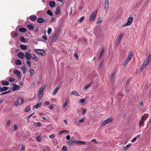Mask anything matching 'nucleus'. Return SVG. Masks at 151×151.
<instances>
[{
	"label": "nucleus",
	"instance_id": "c03bdc74",
	"mask_svg": "<svg viewBox=\"0 0 151 151\" xmlns=\"http://www.w3.org/2000/svg\"><path fill=\"white\" fill-rule=\"evenodd\" d=\"M149 63H150L149 62L147 61V60H146L145 61L143 64L146 65V66H147L148 65Z\"/></svg>",
	"mask_w": 151,
	"mask_h": 151
},
{
	"label": "nucleus",
	"instance_id": "5701e85b",
	"mask_svg": "<svg viewBox=\"0 0 151 151\" xmlns=\"http://www.w3.org/2000/svg\"><path fill=\"white\" fill-rule=\"evenodd\" d=\"M8 89V88L7 87H3L2 88L1 87L0 89V92H2L4 91H5Z\"/></svg>",
	"mask_w": 151,
	"mask_h": 151
},
{
	"label": "nucleus",
	"instance_id": "9d476101",
	"mask_svg": "<svg viewBox=\"0 0 151 151\" xmlns=\"http://www.w3.org/2000/svg\"><path fill=\"white\" fill-rule=\"evenodd\" d=\"M18 57L20 59H22L25 56V55L22 52H19L17 54Z\"/></svg>",
	"mask_w": 151,
	"mask_h": 151
},
{
	"label": "nucleus",
	"instance_id": "b1692460",
	"mask_svg": "<svg viewBox=\"0 0 151 151\" xmlns=\"http://www.w3.org/2000/svg\"><path fill=\"white\" fill-rule=\"evenodd\" d=\"M133 55V52L132 51H131L130 52H129L128 56L127 57L132 58Z\"/></svg>",
	"mask_w": 151,
	"mask_h": 151
},
{
	"label": "nucleus",
	"instance_id": "72a5a7b5",
	"mask_svg": "<svg viewBox=\"0 0 151 151\" xmlns=\"http://www.w3.org/2000/svg\"><path fill=\"white\" fill-rule=\"evenodd\" d=\"M102 21V18L101 17L99 18L97 20V23L99 24L101 23Z\"/></svg>",
	"mask_w": 151,
	"mask_h": 151
},
{
	"label": "nucleus",
	"instance_id": "aec40b11",
	"mask_svg": "<svg viewBox=\"0 0 151 151\" xmlns=\"http://www.w3.org/2000/svg\"><path fill=\"white\" fill-rule=\"evenodd\" d=\"M131 144H129L128 145L123 147L122 149L124 150H126L129 148V147L131 146Z\"/></svg>",
	"mask_w": 151,
	"mask_h": 151
},
{
	"label": "nucleus",
	"instance_id": "ddd939ff",
	"mask_svg": "<svg viewBox=\"0 0 151 151\" xmlns=\"http://www.w3.org/2000/svg\"><path fill=\"white\" fill-rule=\"evenodd\" d=\"M29 18L30 20L32 21H35L37 19V17L35 15H31Z\"/></svg>",
	"mask_w": 151,
	"mask_h": 151
},
{
	"label": "nucleus",
	"instance_id": "338daca9",
	"mask_svg": "<svg viewBox=\"0 0 151 151\" xmlns=\"http://www.w3.org/2000/svg\"><path fill=\"white\" fill-rule=\"evenodd\" d=\"M85 101V99H82L80 100V102L81 103H83Z\"/></svg>",
	"mask_w": 151,
	"mask_h": 151
},
{
	"label": "nucleus",
	"instance_id": "37998d69",
	"mask_svg": "<svg viewBox=\"0 0 151 151\" xmlns=\"http://www.w3.org/2000/svg\"><path fill=\"white\" fill-rule=\"evenodd\" d=\"M60 29H59L58 30V31L56 32V33L55 34L56 35H57L58 36L60 34Z\"/></svg>",
	"mask_w": 151,
	"mask_h": 151
},
{
	"label": "nucleus",
	"instance_id": "7ed1b4c3",
	"mask_svg": "<svg viewBox=\"0 0 151 151\" xmlns=\"http://www.w3.org/2000/svg\"><path fill=\"white\" fill-rule=\"evenodd\" d=\"M133 20V17H130L128 19L127 22L125 24L122 25L123 27L128 26L130 25L132 23Z\"/></svg>",
	"mask_w": 151,
	"mask_h": 151
},
{
	"label": "nucleus",
	"instance_id": "680f3d73",
	"mask_svg": "<svg viewBox=\"0 0 151 151\" xmlns=\"http://www.w3.org/2000/svg\"><path fill=\"white\" fill-rule=\"evenodd\" d=\"M144 123V122L140 120L139 122V124L140 125H142Z\"/></svg>",
	"mask_w": 151,
	"mask_h": 151
},
{
	"label": "nucleus",
	"instance_id": "0eeeda50",
	"mask_svg": "<svg viewBox=\"0 0 151 151\" xmlns=\"http://www.w3.org/2000/svg\"><path fill=\"white\" fill-rule=\"evenodd\" d=\"M25 58L28 60H31L32 58V54L27 52H26L25 54Z\"/></svg>",
	"mask_w": 151,
	"mask_h": 151
},
{
	"label": "nucleus",
	"instance_id": "a211bd4d",
	"mask_svg": "<svg viewBox=\"0 0 151 151\" xmlns=\"http://www.w3.org/2000/svg\"><path fill=\"white\" fill-rule=\"evenodd\" d=\"M60 13V8L59 6H58L56 8L55 11V13L56 15Z\"/></svg>",
	"mask_w": 151,
	"mask_h": 151
},
{
	"label": "nucleus",
	"instance_id": "9b49d317",
	"mask_svg": "<svg viewBox=\"0 0 151 151\" xmlns=\"http://www.w3.org/2000/svg\"><path fill=\"white\" fill-rule=\"evenodd\" d=\"M56 3L54 1H51L49 2V6L51 7H54L55 6Z\"/></svg>",
	"mask_w": 151,
	"mask_h": 151
},
{
	"label": "nucleus",
	"instance_id": "f03ea898",
	"mask_svg": "<svg viewBox=\"0 0 151 151\" xmlns=\"http://www.w3.org/2000/svg\"><path fill=\"white\" fill-rule=\"evenodd\" d=\"M97 11V10H95L93 12L89 19L90 22H92L94 21L96 17Z\"/></svg>",
	"mask_w": 151,
	"mask_h": 151
},
{
	"label": "nucleus",
	"instance_id": "39448f33",
	"mask_svg": "<svg viewBox=\"0 0 151 151\" xmlns=\"http://www.w3.org/2000/svg\"><path fill=\"white\" fill-rule=\"evenodd\" d=\"M35 51L37 53L42 56L45 55L46 54L44 50L37 49L35 50Z\"/></svg>",
	"mask_w": 151,
	"mask_h": 151
},
{
	"label": "nucleus",
	"instance_id": "7c9ffc66",
	"mask_svg": "<svg viewBox=\"0 0 151 151\" xmlns=\"http://www.w3.org/2000/svg\"><path fill=\"white\" fill-rule=\"evenodd\" d=\"M29 71L31 76H32L34 73V71L33 69L32 68H31L29 69Z\"/></svg>",
	"mask_w": 151,
	"mask_h": 151
},
{
	"label": "nucleus",
	"instance_id": "1a4fd4ad",
	"mask_svg": "<svg viewBox=\"0 0 151 151\" xmlns=\"http://www.w3.org/2000/svg\"><path fill=\"white\" fill-rule=\"evenodd\" d=\"M123 34L122 33H121L117 37V39H118L117 42V45L118 46L119 44L121 41L123 37Z\"/></svg>",
	"mask_w": 151,
	"mask_h": 151
},
{
	"label": "nucleus",
	"instance_id": "412c9836",
	"mask_svg": "<svg viewBox=\"0 0 151 151\" xmlns=\"http://www.w3.org/2000/svg\"><path fill=\"white\" fill-rule=\"evenodd\" d=\"M44 19L42 18H39L37 19V21L39 23H41L44 22Z\"/></svg>",
	"mask_w": 151,
	"mask_h": 151
},
{
	"label": "nucleus",
	"instance_id": "6e6d98bb",
	"mask_svg": "<svg viewBox=\"0 0 151 151\" xmlns=\"http://www.w3.org/2000/svg\"><path fill=\"white\" fill-rule=\"evenodd\" d=\"M103 55L100 54L99 55L98 57V60L100 59L103 56Z\"/></svg>",
	"mask_w": 151,
	"mask_h": 151
},
{
	"label": "nucleus",
	"instance_id": "c85d7f7f",
	"mask_svg": "<svg viewBox=\"0 0 151 151\" xmlns=\"http://www.w3.org/2000/svg\"><path fill=\"white\" fill-rule=\"evenodd\" d=\"M68 99L67 98V99H65V102L64 103V104L63 106V107L65 108L67 106L68 103Z\"/></svg>",
	"mask_w": 151,
	"mask_h": 151
},
{
	"label": "nucleus",
	"instance_id": "a878e982",
	"mask_svg": "<svg viewBox=\"0 0 151 151\" xmlns=\"http://www.w3.org/2000/svg\"><path fill=\"white\" fill-rule=\"evenodd\" d=\"M27 27L29 30L33 29H34V26L33 25L29 24L27 25Z\"/></svg>",
	"mask_w": 151,
	"mask_h": 151
},
{
	"label": "nucleus",
	"instance_id": "6ab92c4d",
	"mask_svg": "<svg viewBox=\"0 0 151 151\" xmlns=\"http://www.w3.org/2000/svg\"><path fill=\"white\" fill-rule=\"evenodd\" d=\"M27 29L24 27H21L19 29V31L21 32H24L27 31Z\"/></svg>",
	"mask_w": 151,
	"mask_h": 151
},
{
	"label": "nucleus",
	"instance_id": "4be33fe9",
	"mask_svg": "<svg viewBox=\"0 0 151 151\" xmlns=\"http://www.w3.org/2000/svg\"><path fill=\"white\" fill-rule=\"evenodd\" d=\"M1 84L3 86H7L9 85V83L7 81H3L1 82Z\"/></svg>",
	"mask_w": 151,
	"mask_h": 151
},
{
	"label": "nucleus",
	"instance_id": "4468645a",
	"mask_svg": "<svg viewBox=\"0 0 151 151\" xmlns=\"http://www.w3.org/2000/svg\"><path fill=\"white\" fill-rule=\"evenodd\" d=\"M42 103L41 102H39L36 105L34 106L33 107V108L35 109H37L42 106Z\"/></svg>",
	"mask_w": 151,
	"mask_h": 151
},
{
	"label": "nucleus",
	"instance_id": "8fccbe9b",
	"mask_svg": "<svg viewBox=\"0 0 151 151\" xmlns=\"http://www.w3.org/2000/svg\"><path fill=\"white\" fill-rule=\"evenodd\" d=\"M10 92H11V91L10 90H9V91H6L3 92L1 93V94H7V93H9Z\"/></svg>",
	"mask_w": 151,
	"mask_h": 151
},
{
	"label": "nucleus",
	"instance_id": "052dcab7",
	"mask_svg": "<svg viewBox=\"0 0 151 151\" xmlns=\"http://www.w3.org/2000/svg\"><path fill=\"white\" fill-rule=\"evenodd\" d=\"M18 35V33L16 32L14 34V36L15 37H17Z\"/></svg>",
	"mask_w": 151,
	"mask_h": 151
},
{
	"label": "nucleus",
	"instance_id": "a18cd8bd",
	"mask_svg": "<svg viewBox=\"0 0 151 151\" xmlns=\"http://www.w3.org/2000/svg\"><path fill=\"white\" fill-rule=\"evenodd\" d=\"M62 150L64 151H67V147L65 146H63L62 148Z\"/></svg>",
	"mask_w": 151,
	"mask_h": 151
},
{
	"label": "nucleus",
	"instance_id": "f3484780",
	"mask_svg": "<svg viewBox=\"0 0 151 151\" xmlns=\"http://www.w3.org/2000/svg\"><path fill=\"white\" fill-rule=\"evenodd\" d=\"M14 73L17 76H19L20 74V72L18 70H15L14 71Z\"/></svg>",
	"mask_w": 151,
	"mask_h": 151
},
{
	"label": "nucleus",
	"instance_id": "dca6fc26",
	"mask_svg": "<svg viewBox=\"0 0 151 151\" xmlns=\"http://www.w3.org/2000/svg\"><path fill=\"white\" fill-rule=\"evenodd\" d=\"M76 144H80L81 145H84L86 144V142L83 141H81L79 140H78L77 141H76Z\"/></svg>",
	"mask_w": 151,
	"mask_h": 151
},
{
	"label": "nucleus",
	"instance_id": "6e6552de",
	"mask_svg": "<svg viewBox=\"0 0 151 151\" xmlns=\"http://www.w3.org/2000/svg\"><path fill=\"white\" fill-rule=\"evenodd\" d=\"M61 87V84H59L54 89L52 93L53 95H55L56 94L58 91L60 89Z\"/></svg>",
	"mask_w": 151,
	"mask_h": 151
},
{
	"label": "nucleus",
	"instance_id": "f257e3e1",
	"mask_svg": "<svg viewBox=\"0 0 151 151\" xmlns=\"http://www.w3.org/2000/svg\"><path fill=\"white\" fill-rule=\"evenodd\" d=\"M45 88V87L44 86H43L41 87L40 89L38 95L39 100H41L42 98L43 94V91Z\"/></svg>",
	"mask_w": 151,
	"mask_h": 151
},
{
	"label": "nucleus",
	"instance_id": "a19ab883",
	"mask_svg": "<svg viewBox=\"0 0 151 151\" xmlns=\"http://www.w3.org/2000/svg\"><path fill=\"white\" fill-rule=\"evenodd\" d=\"M58 37V36L57 35H55L52 39V40L55 41L56 40Z\"/></svg>",
	"mask_w": 151,
	"mask_h": 151
},
{
	"label": "nucleus",
	"instance_id": "0e129e2a",
	"mask_svg": "<svg viewBox=\"0 0 151 151\" xmlns=\"http://www.w3.org/2000/svg\"><path fill=\"white\" fill-rule=\"evenodd\" d=\"M62 132H65L66 133H67L68 132V130H64L62 131Z\"/></svg>",
	"mask_w": 151,
	"mask_h": 151
},
{
	"label": "nucleus",
	"instance_id": "5fc2aeb1",
	"mask_svg": "<svg viewBox=\"0 0 151 151\" xmlns=\"http://www.w3.org/2000/svg\"><path fill=\"white\" fill-rule=\"evenodd\" d=\"M17 129V124H15L14 126V130L16 131Z\"/></svg>",
	"mask_w": 151,
	"mask_h": 151
},
{
	"label": "nucleus",
	"instance_id": "bb28decb",
	"mask_svg": "<svg viewBox=\"0 0 151 151\" xmlns=\"http://www.w3.org/2000/svg\"><path fill=\"white\" fill-rule=\"evenodd\" d=\"M15 63L17 65H20L21 64V62L19 59H17L16 60Z\"/></svg>",
	"mask_w": 151,
	"mask_h": 151
},
{
	"label": "nucleus",
	"instance_id": "c9c22d12",
	"mask_svg": "<svg viewBox=\"0 0 151 151\" xmlns=\"http://www.w3.org/2000/svg\"><path fill=\"white\" fill-rule=\"evenodd\" d=\"M20 40L22 42H24L25 41V40L24 37L23 36H21L20 38Z\"/></svg>",
	"mask_w": 151,
	"mask_h": 151
},
{
	"label": "nucleus",
	"instance_id": "09e8293b",
	"mask_svg": "<svg viewBox=\"0 0 151 151\" xmlns=\"http://www.w3.org/2000/svg\"><path fill=\"white\" fill-rule=\"evenodd\" d=\"M91 83L90 84H88L87 85L84 87V89L85 90H86L91 85Z\"/></svg>",
	"mask_w": 151,
	"mask_h": 151
},
{
	"label": "nucleus",
	"instance_id": "20e7f679",
	"mask_svg": "<svg viewBox=\"0 0 151 151\" xmlns=\"http://www.w3.org/2000/svg\"><path fill=\"white\" fill-rule=\"evenodd\" d=\"M24 102V100L21 98H19L17 99V102H15L14 105L17 106L18 105H21Z\"/></svg>",
	"mask_w": 151,
	"mask_h": 151
},
{
	"label": "nucleus",
	"instance_id": "ea45409f",
	"mask_svg": "<svg viewBox=\"0 0 151 151\" xmlns=\"http://www.w3.org/2000/svg\"><path fill=\"white\" fill-rule=\"evenodd\" d=\"M146 66H146V65L143 64L141 67V70H143V69L146 67Z\"/></svg>",
	"mask_w": 151,
	"mask_h": 151
},
{
	"label": "nucleus",
	"instance_id": "864d4df0",
	"mask_svg": "<svg viewBox=\"0 0 151 151\" xmlns=\"http://www.w3.org/2000/svg\"><path fill=\"white\" fill-rule=\"evenodd\" d=\"M128 63V61L127 60H126L124 62V63L123 65L125 67L126 65H127V63Z\"/></svg>",
	"mask_w": 151,
	"mask_h": 151
},
{
	"label": "nucleus",
	"instance_id": "cd10ccee",
	"mask_svg": "<svg viewBox=\"0 0 151 151\" xmlns=\"http://www.w3.org/2000/svg\"><path fill=\"white\" fill-rule=\"evenodd\" d=\"M71 93L73 95H74L76 96L79 95L78 93L76 91H73Z\"/></svg>",
	"mask_w": 151,
	"mask_h": 151
},
{
	"label": "nucleus",
	"instance_id": "393cba45",
	"mask_svg": "<svg viewBox=\"0 0 151 151\" xmlns=\"http://www.w3.org/2000/svg\"><path fill=\"white\" fill-rule=\"evenodd\" d=\"M32 59L35 60L36 61H38V59L37 57L36 56H35L34 54H32Z\"/></svg>",
	"mask_w": 151,
	"mask_h": 151
},
{
	"label": "nucleus",
	"instance_id": "49530a36",
	"mask_svg": "<svg viewBox=\"0 0 151 151\" xmlns=\"http://www.w3.org/2000/svg\"><path fill=\"white\" fill-rule=\"evenodd\" d=\"M27 64L29 66H30L31 65V62L30 61L27 60Z\"/></svg>",
	"mask_w": 151,
	"mask_h": 151
},
{
	"label": "nucleus",
	"instance_id": "f8f14e48",
	"mask_svg": "<svg viewBox=\"0 0 151 151\" xmlns=\"http://www.w3.org/2000/svg\"><path fill=\"white\" fill-rule=\"evenodd\" d=\"M76 141H74L72 139H70L67 142V143L68 145H72L73 144H76Z\"/></svg>",
	"mask_w": 151,
	"mask_h": 151
},
{
	"label": "nucleus",
	"instance_id": "774afa93",
	"mask_svg": "<svg viewBox=\"0 0 151 151\" xmlns=\"http://www.w3.org/2000/svg\"><path fill=\"white\" fill-rule=\"evenodd\" d=\"M53 106L52 105H51L49 107V109L50 110H52L53 109Z\"/></svg>",
	"mask_w": 151,
	"mask_h": 151
},
{
	"label": "nucleus",
	"instance_id": "4d7b16f0",
	"mask_svg": "<svg viewBox=\"0 0 151 151\" xmlns=\"http://www.w3.org/2000/svg\"><path fill=\"white\" fill-rule=\"evenodd\" d=\"M84 120V118H82L80 120H79L78 121V122L79 123H81V122H83Z\"/></svg>",
	"mask_w": 151,
	"mask_h": 151
},
{
	"label": "nucleus",
	"instance_id": "2f4dec72",
	"mask_svg": "<svg viewBox=\"0 0 151 151\" xmlns=\"http://www.w3.org/2000/svg\"><path fill=\"white\" fill-rule=\"evenodd\" d=\"M20 47L21 49L23 50H25L26 49H27L26 46L23 45H21L20 46Z\"/></svg>",
	"mask_w": 151,
	"mask_h": 151
},
{
	"label": "nucleus",
	"instance_id": "58836bf2",
	"mask_svg": "<svg viewBox=\"0 0 151 151\" xmlns=\"http://www.w3.org/2000/svg\"><path fill=\"white\" fill-rule=\"evenodd\" d=\"M30 110V107L29 106H27L26 107L25 109V111L26 112H28Z\"/></svg>",
	"mask_w": 151,
	"mask_h": 151
},
{
	"label": "nucleus",
	"instance_id": "4c0bfd02",
	"mask_svg": "<svg viewBox=\"0 0 151 151\" xmlns=\"http://www.w3.org/2000/svg\"><path fill=\"white\" fill-rule=\"evenodd\" d=\"M85 17L84 16L82 17H81L79 20V22L80 23H81L84 20V19Z\"/></svg>",
	"mask_w": 151,
	"mask_h": 151
},
{
	"label": "nucleus",
	"instance_id": "2eb2a0df",
	"mask_svg": "<svg viewBox=\"0 0 151 151\" xmlns=\"http://www.w3.org/2000/svg\"><path fill=\"white\" fill-rule=\"evenodd\" d=\"M13 85L14 86L12 88L13 91H14L19 89V86L17 85L15 83H13Z\"/></svg>",
	"mask_w": 151,
	"mask_h": 151
},
{
	"label": "nucleus",
	"instance_id": "de8ad7c7",
	"mask_svg": "<svg viewBox=\"0 0 151 151\" xmlns=\"http://www.w3.org/2000/svg\"><path fill=\"white\" fill-rule=\"evenodd\" d=\"M14 79L13 78H10L8 80V81L9 82H13L14 81Z\"/></svg>",
	"mask_w": 151,
	"mask_h": 151
},
{
	"label": "nucleus",
	"instance_id": "c756f323",
	"mask_svg": "<svg viewBox=\"0 0 151 151\" xmlns=\"http://www.w3.org/2000/svg\"><path fill=\"white\" fill-rule=\"evenodd\" d=\"M104 9L105 10H107L109 8V4L104 3Z\"/></svg>",
	"mask_w": 151,
	"mask_h": 151
},
{
	"label": "nucleus",
	"instance_id": "e433bc0d",
	"mask_svg": "<svg viewBox=\"0 0 151 151\" xmlns=\"http://www.w3.org/2000/svg\"><path fill=\"white\" fill-rule=\"evenodd\" d=\"M151 60V55H149L148 58H147V59L146 60L147 61L149 62L150 63Z\"/></svg>",
	"mask_w": 151,
	"mask_h": 151
},
{
	"label": "nucleus",
	"instance_id": "f704fd0d",
	"mask_svg": "<svg viewBox=\"0 0 151 151\" xmlns=\"http://www.w3.org/2000/svg\"><path fill=\"white\" fill-rule=\"evenodd\" d=\"M47 14L49 15L50 16H52L53 15L52 12L50 10H49L48 11H47Z\"/></svg>",
	"mask_w": 151,
	"mask_h": 151
},
{
	"label": "nucleus",
	"instance_id": "79ce46f5",
	"mask_svg": "<svg viewBox=\"0 0 151 151\" xmlns=\"http://www.w3.org/2000/svg\"><path fill=\"white\" fill-rule=\"evenodd\" d=\"M52 31V29L51 28H49L47 30V33L48 34H50Z\"/></svg>",
	"mask_w": 151,
	"mask_h": 151
},
{
	"label": "nucleus",
	"instance_id": "3c124183",
	"mask_svg": "<svg viewBox=\"0 0 151 151\" xmlns=\"http://www.w3.org/2000/svg\"><path fill=\"white\" fill-rule=\"evenodd\" d=\"M20 151H24L25 150V147L24 145H22L20 149Z\"/></svg>",
	"mask_w": 151,
	"mask_h": 151
},
{
	"label": "nucleus",
	"instance_id": "603ef678",
	"mask_svg": "<svg viewBox=\"0 0 151 151\" xmlns=\"http://www.w3.org/2000/svg\"><path fill=\"white\" fill-rule=\"evenodd\" d=\"M41 139V137L39 136H37V140L38 142H40Z\"/></svg>",
	"mask_w": 151,
	"mask_h": 151
},
{
	"label": "nucleus",
	"instance_id": "423d86ee",
	"mask_svg": "<svg viewBox=\"0 0 151 151\" xmlns=\"http://www.w3.org/2000/svg\"><path fill=\"white\" fill-rule=\"evenodd\" d=\"M113 121V119L112 118H109L103 122L102 123V125L103 126L107 124L112 122Z\"/></svg>",
	"mask_w": 151,
	"mask_h": 151
},
{
	"label": "nucleus",
	"instance_id": "69168bd1",
	"mask_svg": "<svg viewBox=\"0 0 151 151\" xmlns=\"http://www.w3.org/2000/svg\"><path fill=\"white\" fill-rule=\"evenodd\" d=\"M104 48H102V50H101V51L100 53V54H102L103 55V54H104Z\"/></svg>",
	"mask_w": 151,
	"mask_h": 151
},
{
	"label": "nucleus",
	"instance_id": "13d9d810",
	"mask_svg": "<svg viewBox=\"0 0 151 151\" xmlns=\"http://www.w3.org/2000/svg\"><path fill=\"white\" fill-rule=\"evenodd\" d=\"M115 75V72H114L113 73L112 75H111V80H112V79H113V78H114V76Z\"/></svg>",
	"mask_w": 151,
	"mask_h": 151
},
{
	"label": "nucleus",
	"instance_id": "473e14b6",
	"mask_svg": "<svg viewBox=\"0 0 151 151\" xmlns=\"http://www.w3.org/2000/svg\"><path fill=\"white\" fill-rule=\"evenodd\" d=\"M21 69L23 73H25L26 69V67L24 65H23L22 66Z\"/></svg>",
	"mask_w": 151,
	"mask_h": 151
},
{
	"label": "nucleus",
	"instance_id": "e2e57ef3",
	"mask_svg": "<svg viewBox=\"0 0 151 151\" xmlns=\"http://www.w3.org/2000/svg\"><path fill=\"white\" fill-rule=\"evenodd\" d=\"M55 136V134H53L51 135L50 136V137L51 138H53Z\"/></svg>",
	"mask_w": 151,
	"mask_h": 151
},
{
	"label": "nucleus",
	"instance_id": "bf43d9fd",
	"mask_svg": "<svg viewBox=\"0 0 151 151\" xmlns=\"http://www.w3.org/2000/svg\"><path fill=\"white\" fill-rule=\"evenodd\" d=\"M42 37L43 39L45 40H47V38L45 35H43L42 36Z\"/></svg>",
	"mask_w": 151,
	"mask_h": 151
}]
</instances>
